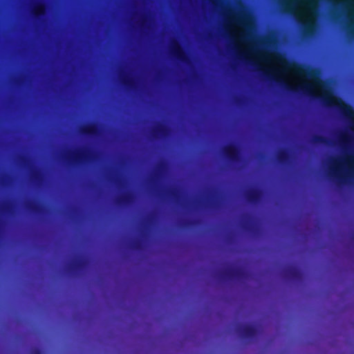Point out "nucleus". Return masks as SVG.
I'll return each mask as SVG.
<instances>
[{
	"mask_svg": "<svg viewBox=\"0 0 354 354\" xmlns=\"http://www.w3.org/2000/svg\"><path fill=\"white\" fill-rule=\"evenodd\" d=\"M319 98L326 106L335 108L343 118L351 122H354V109L341 98L335 97L329 93Z\"/></svg>",
	"mask_w": 354,
	"mask_h": 354,
	"instance_id": "nucleus-1",
	"label": "nucleus"
},
{
	"mask_svg": "<svg viewBox=\"0 0 354 354\" xmlns=\"http://www.w3.org/2000/svg\"><path fill=\"white\" fill-rule=\"evenodd\" d=\"M257 67V70H258L263 77H264L266 79L270 80V81H274L276 83L280 84L287 91L290 93H301L303 94H305L308 96H309L311 98L315 99L318 98L317 96H316L310 86L305 84L299 87H294L290 86V84H287L286 82H283V80L275 77L273 75L270 73L268 71H263L260 69L257 65H254Z\"/></svg>",
	"mask_w": 354,
	"mask_h": 354,
	"instance_id": "nucleus-2",
	"label": "nucleus"
},
{
	"mask_svg": "<svg viewBox=\"0 0 354 354\" xmlns=\"http://www.w3.org/2000/svg\"><path fill=\"white\" fill-rule=\"evenodd\" d=\"M277 60L281 64L286 66L287 68L292 70L295 73L300 75H306L316 84H319L321 83L319 79L318 78V73L317 71L313 69H308L304 66L297 63L288 62L281 55L277 56Z\"/></svg>",
	"mask_w": 354,
	"mask_h": 354,
	"instance_id": "nucleus-3",
	"label": "nucleus"
},
{
	"mask_svg": "<svg viewBox=\"0 0 354 354\" xmlns=\"http://www.w3.org/2000/svg\"><path fill=\"white\" fill-rule=\"evenodd\" d=\"M67 162L73 165H81L91 160V153L88 150H79L66 156Z\"/></svg>",
	"mask_w": 354,
	"mask_h": 354,
	"instance_id": "nucleus-4",
	"label": "nucleus"
},
{
	"mask_svg": "<svg viewBox=\"0 0 354 354\" xmlns=\"http://www.w3.org/2000/svg\"><path fill=\"white\" fill-rule=\"evenodd\" d=\"M223 156L230 163L236 164L241 160V153L239 147L234 144H230L223 149Z\"/></svg>",
	"mask_w": 354,
	"mask_h": 354,
	"instance_id": "nucleus-5",
	"label": "nucleus"
},
{
	"mask_svg": "<svg viewBox=\"0 0 354 354\" xmlns=\"http://www.w3.org/2000/svg\"><path fill=\"white\" fill-rule=\"evenodd\" d=\"M299 24L302 35L304 37L310 38L315 35L317 30V23L314 19L309 17L306 21H299Z\"/></svg>",
	"mask_w": 354,
	"mask_h": 354,
	"instance_id": "nucleus-6",
	"label": "nucleus"
},
{
	"mask_svg": "<svg viewBox=\"0 0 354 354\" xmlns=\"http://www.w3.org/2000/svg\"><path fill=\"white\" fill-rule=\"evenodd\" d=\"M243 274V270L241 267L229 266L221 272V276L226 280H234L241 278Z\"/></svg>",
	"mask_w": 354,
	"mask_h": 354,
	"instance_id": "nucleus-7",
	"label": "nucleus"
},
{
	"mask_svg": "<svg viewBox=\"0 0 354 354\" xmlns=\"http://www.w3.org/2000/svg\"><path fill=\"white\" fill-rule=\"evenodd\" d=\"M170 52L171 55L179 62L187 63L188 61L187 54L182 46L177 41L171 43Z\"/></svg>",
	"mask_w": 354,
	"mask_h": 354,
	"instance_id": "nucleus-8",
	"label": "nucleus"
},
{
	"mask_svg": "<svg viewBox=\"0 0 354 354\" xmlns=\"http://www.w3.org/2000/svg\"><path fill=\"white\" fill-rule=\"evenodd\" d=\"M241 336L245 339H252L257 335V328L251 324H245L239 328Z\"/></svg>",
	"mask_w": 354,
	"mask_h": 354,
	"instance_id": "nucleus-9",
	"label": "nucleus"
},
{
	"mask_svg": "<svg viewBox=\"0 0 354 354\" xmlns=\"http://www.w3.org/2000/svg\"><path fill=\"white\" fill-rule=\"evenodd\" d=\"M284 275L289 280L297 281L301 278L302 273L298 267L290 266L285 269Z\"/></svg>",
	"mask_w": 354,
	"mask_h": 354,
	"instance_id": "nucleus-10",
	"label": "nucleus"
},
{
	"mask_svg": "<svg viewBox=\"0 0 354 354\" xmlns=\"http://www.w3.org/2000/svg\"><path fill=\"white\" fill-rule=\"evenodd\" d=\"M340 164L339 162H337V160H335L333 162V166L330 168V176L335 178L337 183L339 184L344 183L346 182V178L345 176H342L340 174Z\"/></svg>",
	"mask_w": 354,
	"mask_h": 354,
	"instance_id": "nucleus-11",
	"label": "nucleus"
},
{
	"mask_svg": "<svg viewBox=\"0 0 354 354\" xmlns=\"http://www.w3.org/2000/svg\"><path fill=\"white\" fill-rule=\"evenodd\" d=\"M32 15L36 20H41L46 13V7L43 3H37L32 9Z\"/></svg>",
	"mask_w": 354,
	"mask_h": 354,
	"instance_id": "nucleus-12",
	"label": "nucleus"
},
{
	"mask_svg": "<svg viewBox=\"0 0 354 354\" xmlns=\"http://www.w3.org/2000/svg\"><path fill=\"white\" fill-rule=\"evenodd\" d=\"M81 134L88 137H96L99 135V129L96 124L92 123L81 128Z\"/></svg>",
	"mask_w": 354,
	"mask_h": 354,
	"instance_id": "nucleus-13",
	"label": "nucleus"
},
{
	"mask_svg": "<svg viewBox=\"0 0 354 354\" xmlns=\"http://www.w3.org/2000/svg\"><path fill=\"white\" fill-rule=\"evenodd\" d=\"M261 192L259 189H252L247 192L245 198L250 204H257L261 198Z\"/></svg>",
	"mask_w": 354,
	"mask_h": 354,
	"instance_id": "nucleus-14",
	"label": "nucleus"
},
{
	"mask_svg": "<svg viewBox=\"0 0 354 354\" xmlns=\"http://www.w3.org/2000/svg\"><path fill=\"white\" fill-rule=\"evenodd\" d=\"M277 160L281 165H287L290 160V156L288 150L282 149L277 155Z\"/></svg>",
	"mask_w": 354,
	"mask_h": 354,
	"instance_id": "nucleus-15",
	"label": "nucleus"
},
{
	"mask_svg": "<svg viewBox=\"0 0 354 354\" xmlns=\"http://www.w3.org/2000/svg\"><path fill=\"white\" fill-rule=\"evenodd\" d=\"M84 266V260L82 258H78L71 262L68 265V269L72 272H77L82 269Z\"/></svg>",
	"mask_w": 354,
	"mask_h": 354,
	"instance_id": "nucleus-16",
	"label": "nucleus"
},
{
	"mask_svg": "<svg viewBox=\"0 0 354 354\" xmlns=\"http://www.w3.org/2000/svg\"><path fill=\"white\" fill-rule=\"evenodd\" d=\"M167 127L162 124L157 125L152 130V136L154 138H159L160 136H165L167 134Z\"/></svg>",
	"mask_w": 354,
	"mask_h": 354,
	"instance_id": "nucleus-17",
	"label": "nucleus"
},
{
	"mask_svg": "<svg viewBox=\"0 0 354 354\" xmlns=\"http://www.w3.org/2000/svg\"><path fill=\"white\" fill-rule=\"evenodd\" d=\"M132 195L129 193L122 194L117 198L116 203L120 205H129L132 201Z\"/></svg>",
	"mask_w": 354,
	"mask_h": 354,
	"instance_id": "nucleus-18",
	"label": "nucleus"
},
{
	"mask_svg": "<svg viewBox=\"0 0 354 354\" xmlns=\"http://www.w3.org/2000/svg\"><path fill=\"white\" fill-rule=\"evenodd\" d=\"M346 32L348 37L354 39V15L350 16L348 18L346 25Z\"/></svg>",
	"mask_w": 354,
	"mask_h": 354,
	"instance_id": "nucleus-19",
	"label": "nucleus"
},
{
	"mask_svg": "<svg viewBox=\"0 0 354 354\" xmlns=\"http://www.w3.org/2000/svg\"><path fill=\"white\" fill-rule=\"evenodd\" d=\"M121 83L127 88L131 89L134 86L133 80L127 75H122L121 77Z\"/></svg>",
	"mask_w": 354,
	"mask_h": 354,
	"instance_id": "nucleus-20",
	"label": "nucleus"
},
{
	"mask_svg": "<svg viewBox=\"0 0 354 354\" xmlns=\"http://www.w3.org/2000/svg\"><path fill=\"white\" fill-rule=\"evenodd\" d=\"M27 207L32 213L39 214L41 212V207L37 203H29L27 205Z\"/></svg>",
	"mask_w": 354,
	"mask_h": 354,
	"instance_id": "nucleus-21",
	"label": "nucleus"
},
{
	"mask_svg": "<svg viewBox=\"0 0 354 354\" xmlns=\"http://www.w3.org/2000/svg\"><path fill=\"white\" fill-rule=\"evenodd\" d=\"M313 142L318 144L326 145L328 143V140L322 136H315L313 138Z\"/></svg>",
	"mask_w": 354,
	"mask_h": 354,
	"instance_id": "nucleus-22",
	"label": "nucleus"
},
{
	"mask_svg": "<svg viewBox=\"0 0 354 354\" xmlns=\"http://www.w3.org/2000/svg\"><path fill=\"white\" fill-rule=\"evenodd\" d=\"M348 164L350 166L348 169L349 174L354 172V156H352L348 158Z\"/></svg>",
	"mask_w": 354,
	"mask_h": 354,
	"instance_id": "nucleus-23",
	"label": "nucleus"
},
{
	"mask_svg": "<svg viewBox=\"0 0 354 354\" xmlns=\"http://www.w3.org/2000/svg\"><path fill=\"white\" fill-rule=\"evenodd\" d=\"M283 11L288 14H292V8L290 3H286L283 5Z\"/></svg>",
	"mask_w": 354,
	"mask_h": 354,
	"instance_id": "nucleus-24",
	"label": "nucleus"
},
{
	"mask_svg": "<svg viewBox=\"0 0 354 354\" xmlns=\"http://www.w3.org/2000/svg\"><path fill=\"white\" fill-rule=\"evenodd\" d=\"M32 178L35 181L39 182L41 179V176L39 172L35 171L32 174Z\"/></svg>",
	"mask_w": 354,
	"mask_h": 354,
	"instance_id": "nucleus-25",
	"label": "nucleus"
},
{
	"mask_svg": "<svg viewBox=\"0 0 354 354\" xmlns=\"http://www.w3.org/2000/svg\"><path fill=\"white\" fill-rule=\"evenodd\" d=\"M308 6H309V9H310V11L311 12V14L313 15L314 13V12L316 10V4L314 3V2L313 1H310L308 3Z\"/></svg>",
	"mask_w": 354,
	"mask_h": 354,
	"instance_id": "nucleus-26",
	"label": "nucleus"
},
{
	"mask_svg": "<svg viewBox=\"0 0 354 354\" xmlns=\"http://www.w3.org/2000/svg\"><path fill=\"white\" fill-rule=\"evenodd\" d=\"M163 168H164L163 164L158 165V166L157 167V169H156L155 176H158V174L162 170Z\"/></svg>",
	"mask_w": 354,
	"mask_h": 354,
	"instance_id": "nucleus-27",
	"label": "nucleus"
},
{
	"mask_svg": "<svg viewBox=\"0 0 354 354\" xmlns=\"http://www.w3.org/2000/svg\"><path fill=\"white\" fill-rule=\"evenodd\" d=\"M31 354H44L43 351L38 348H34L31 351Z\"/></svg>",
	"mask_w": 354,
	"mask_h": 354,
	"instance_id": "nucleus-28",
	"label": "nucleus"
},
{
	"mask_svg": "<svg viewBox=\"0 0 354 354\" xmlns=\"http://www.w3.org/2000/svg\"><path fill=\"white\" fill-rule=\"evenodd\" d=\"M2 210H3L4 212H10V205H6L3 206V207H2Z\"/></svg>",
	"mask_w": 354,
	"mask_h": 354,
	"instance_id": "nucleus-29",
	"label": "nucleus"
},
{
	"mask_svg": "<svg viewBox=\"0 0 354 354\" xmlns=\"http://www.w3.org/2000/svg\"><path fill=\"white\" fill-rule=\"evenodd\" d=\"M170 194L174 198H177V196H178V192L176 190H172L171 192H170Z\"/></svg>",
	"mask_w": 354,
	"mask_h": 354,
	"instance_id": "nucleus-30",
	"label": "nucleus"
},
{
	"mask_svg": "<svg viewBox=\"0 0 354 354\" xmlns=\"http://www.w3.org/2000/svg\"><path fill=\"white\" fill-rule=\"evenodd\" d=\"M257 288H274L273 286H258ZM288 288H293L292 286H289ZM294 288H306V286H295Z\"/></svg>",
	"mask_w": 354,
	"mask_h": 354,
	"instance_id": "nucleus-31",
	"label": "nucleus"
},
{
	"mask_svg": "<svg viewBox=\"0 0 354 354\" xmlns=\"http://www.w3.org/2000/svg\"><path fill=\"white\" fill-rule=\"evenodd\" d=\"M342 141L343 143H346L348 141V138L346 136L342 137Z\"/></svg>",
	"mask_w": 354,
	"mask_h": 354,
	"instance_id": "nucleus-32",
	"label": "nucleus"
},
{
	"mask_svg": "<svg viewBox=\"0 0 354 354\" xmlns=\"http://www.w3.org/2000/svg\"><path fill=\"white\" fill-rule=\"evenodd\" d=\"M239 57L240 59H244V60H245V62H249V61H248L246 58H245V57H244L241 54H239Z\"/></svg>",
	"mask_w": 354,
	"mask_h": 354,
	"instance_id": "nucleus-33",
	"label": "nucleus"
},
{
	"mask_svg": "<svg viewBox=\"0 0 354 354\" xmlns=\"http://www.w3.org/2000/svg\"><path fill=\"white\" fill-rule=\"evenodd\" d=\"M244 228H245V230H250V227H248V225L247 224H245V225H244Z\"/></svg>",
	"mask_w": 354,
	"mask_h": 354,
	"instance_id": "nucleus-34",
	"label": "nucleus"
},
{
	"mask_svg": "<svg viewBox=\"0 0 354 354\" xmlns=\"http://www.w3.org/2000/svg\"><path fill=\"white\" fill-rule=\"evenodd\" d=\"M183 288H196V287H195V286H184Z\"/></svg>",
	"mask_w": 354,
	"mask_h": 354,
	"instance_id": "nucleus-35",
	"label": "nucleus"
},
{
	"mask_svg": "<svg viewBox=\"0 0 354 354\" xmlns=\"http://www.w3.org/2000/svg\"><path fill=\"white\" fill-rule=\"evenodd\" d=\"M215 1L216 0H212V4L215 5Z\"/></svg>",
	"mask_w": 354,
	"mask_h": 354,
	"instance_id": "nucleus-36",
	"label": "nucleus"
},
{
	"mask_svg": "<svg viewBox=\"0 0 354 354\" xmlns=\"http://www.w3.org/2000/svg\"><path fill=\"white\" fill-rule=\"evenodd\" d=\"M144 21H145V20H144V19H143L142 20V21H141V25H143Z\"/></svg>",
	"mask_w": 354,
	"mask_h": 354,
	"instance_id": "nucleus-37",
	"label": "nucleus"
},
{
	"mask_svg": "<svg viewBox=\"0 0 354 354\" xmlns=\"http://www.w3.org/2000/svg\"><path fill=\"white\" fill-rule=\"evenodd\" d=\"M242 288H250V286H243Z\"/></svg>",
	"mask_w": 354,
	"mask_h": 354,
	"instance_id": "nucleus-38",
	"label": "nucleus"
},
{
	"mask_svg": "<svg viewBox=\"0 0 354 354\" xmlns=\"http://www.w3.org/2000/svg\"><path fill=\"white\" fill-rule=\"evenodd\" d=\"M150 288H158V287L157 286H151Z\"/></svg>",
	"mask_w": 354,
	"mask_h": 354,
	"instance_id": "nucleus-39",
	"label": "nucleus"
},
{
	"mask_svg": "<svg viewBox=\"0 0 354 354\" xmlns=\"http://www.w3.org/2000/svg\"><path fill=\"white\" fill-rule=\"evenodd\" d=\"M226 288H234V287L233 286H227Z\"/></svg>",
	"mask_w": 354,
	"mask_h": 354,
	"instance_id": "nucleus-40",
	"label": "nucleus"
},
{
	"mask_svg": "<svg viewBox=\"0 0 354 354\" xmlns=\"http://www.w3.org/2000/svg\"><path fill=\"white\" fill-rule=\"evenodd\" d=\"M138 243H136L135 244V246H136V247H138Z\"/></svg>",
	"mask_w": 354,
	"mask_h": 354,
	"instance_id": "nucleus-41",
	"label": "nucleus"
},
{
	"mask_svg": "<svg viewBox=\"0 0 354 354\" xmlns=\"http://www.w3.org/2000/svg\"><path fill=\"white\" fill-rule=\"evenodd\" d=\"M329 288H332L333 287H332V286H330Z\"/></svg>",
	"mask_w": 354,
	"mask_h": 354,
	"instance_id": "nucleus-42",
	"label": "nucleus"
},
{
	"mask_svg": "<svg viewBox=\"0 0 354 354\" xmlns=\"http://www.w3.org/2000/svg\"><path fill=\"white\" fill-rule=\"evenodd\" d=\"M351 288H354V286H351Z\"/></svg>",
	"mask_w": 354,
	"mask_h": 354,
	"instance_id": "nucleus-43",
	"label": "nucleus"
}]
</instances>
